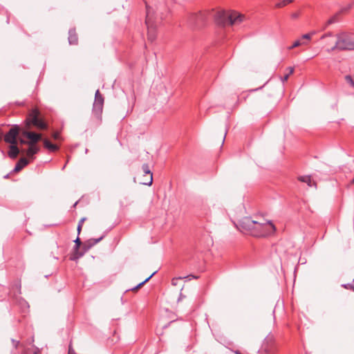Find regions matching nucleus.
<instances>
[{"label": "nucleus", "instance_id": "nucleus-41", "mask_svg": "<svg viewBox=\"0 0 354 354\" xmlns=\"http://www.w3.org/2000/svg\"><path fill=\"white\" fill-rule=\"evenodd\" d=\"M156 15H157V17H156L154 18V19H156V20L159 19V17H158V14H157ZM160 19H163V18H162V16H160Z\"/></svg>", "mask_w": 354, "mask_h": 354}, {"label": "nucleus", "instance_id": "nucleus-33", "mask_svg": "<svg viewBox=\"0 0 354 354\" xmlns=\"http://www.w3.org/2000/svg\"><path fill=\"white\" fill-rule=\"evenodd\" d=\"M53 137L54 139L57 140L59 138V133L58 132H55L53 135Z\"/></svg>", "mask_w": 354, "mask_h": 354}, {"label": "nucleus", "instance_id": "nucleus-29", "mask_svg": "<svg viewBox=\"0 0 354 354\" xmlns=\"http://www.w3.org/2000/svg\"><path fill=\"white\" fill-rule=\"evenodd\" d=\"M74 242L75 243V250H77L80 248L82 242H81V241H80L79 237H77L76 239L74 241Z\"/></svg>", "mask_w": 354, "mask_h": 354}, {"label": "nucleus", "instance_id": "nucleus-14", "mask_svg": "<svg viewBox=\"0 0 354 354\" xmlns=\"http://www.w3.org/2000/svg\"><path fill=\"white\" fill-rule=\"evenodd\" d=\"M21 282L20 281L17 282L12 286L11 294H12L13 296H15V297L17 296L18 295H20L21 294Z\"/></svg>", "mask_w": 354, "mask_h": 354}, {"label": "nucleus", "instance_id": "nucleus-40", "mask_svg": "<svg viewBox=\"0 0 354 354\" xmlns=\"http://www.w3.org/2000/svg\"><path fill=\"white\" fill-rule=\"evenodd\" d=\"M19 141L21 144H28V142L24 140V139H20Z\"/></svg>", "mask_w": 354, "mask_h": 354}, {"label": "nucleus", "instance_id": "nucleus-23", "mask_svg": "<svg viewBox=\"0 0 354 354\" xmlns=\"http://www.w3.org/2000/svg\"><path fill=\"white\" fill-rule=\"evenodd\" d=\"M353 3H349L344 6H342L340 9L344 12V14H346L353 7Z\"/></svg>", "mask_w": 354, "mask_h": 354}, {"label": "nucleus", "instance_id": "nucleus-45", "mask_svg": "<svg viewBox=\"0 0 354 354\" xmlns=\"http://www.w3.org/2000/svg\"><path fill=\"white\" fill-rule=\"evenodd\" d=\"M351 183L354 184V178L351 180Z\"/></svg>", "mask_w": 354, "mask_h": 354}, {"label": "nucleus", "instance_id": "nucleus-34", "mask_svg": "<svg viewBox=\"0 0 354 354\" xmlns=\"http://www.w3.org/2000/svg\"><path fill=\"white\" fill-rule=\"evenodd\" d=\"M342 286L344 288H350V289H351V286H353L351 285V284L348 283V284H343Z\"/></svg>", "mask_w": 354, "mask_h": 354}, {"label": "nucleus", "instance_id": "nucleus-19", "mask_svg": "<svg viewBox=\"0 0 354 354\" xmlns=\"http://www.w3.org/2000/svg\"><path fill=\"white\" fill-rule=\"evenodd\" d=\"M191 278H195L196 279L197 277H195L194 275H188L187 277H177V278H174L172 280H171V284L174 286H178V281L183 279H191Z\"/></svg>", "mask_w": 354, "mask_h": 354}, {"label": "nucleus", "instance_id": "nucleus-8", "mask_svg": "<svg viewBox=\"0 0 354 354\" xmlns=\"http://www.w3.org/2000/svg\"><path fill=\"white\" fill-rule=\"evenodd\" d=\"M147 28L148 39L153 41L156 38L157 25L156 24H146Z\"/></svg>", "mask_w": 354, "mask_h": 354}, {"label": "nucleus", "instance_id": "nucleus-13", "mask_svg": "<svg viewBox=\"0 0 354 354\" xmlns=\"http://www.w3.org/2000/svg\"><path fill=\"white\" fill-rule=\"evenodd\" d=\"M68 42L70 44H77V36L73 30H70L68 32Z\"/></svg>", "mask_w": 354, "mask_h": 354}, {"label": "nucleus", "instance_id": "nucleus-20", "mask_svg": "<svg viewBox=\"0 0 354 354\" xmlns=\"http://www.w3.org/2000/svg\"><path fill=\"white\" fill-rule=\"evenodd\" d=\"M156 273V271L153 272L149 277H148L145 280H144L143 281H142L141 283H140L138 285H137L136 286L132 288L131 290L132 291H135V290H137L138 288H140V287H142L145 283H147L155 274Z\"/></svg>", "mask_w": 354, "mask_h": 354}, {"label": "nucleus", "instance_id": "nucleus-39", "mask_svg": "<svg viewBox=\"0 0 354 354\" xmlns=\"http://www.w3.org/2000/svg\"><path fill=\"white\" fill-rule=\"evenodd\" d=\"M39 353V349L38 348H34L33 354H38Z\"/></svg>", "mask_w": 354, "mask_h": 354}, {"label": "nucleus", "instance_id": "nucleus-25", "mask_svg": "<svg viewBox=\"0 0 354 354\" xmlns=\"http://www.w3.org/2000/svg\"><path fill=\"white\" fill-rule=\"evenodd\" d=\"M152 15L153 9L147 6V18L148 21H151L153 19V18L152 17Z\"/></svg>", "mask_w": 354, "mask_h": 354}, {"label": "nucleus", "instance_id": "nucleus-31", "mask_svg": "<svg viewBox=\"0 0 354 354\" xmlns=\"http://www.w3.org/2000/svg\"><path fill=\"white\" fill-rule=\"evenodd\" d=\"M68 354H77L75 352L74 349L73 348L71 343L69 344V346H68Z\"/></svg>", "mask_w": 354, "mask_h": 354}, {"label": "nucleus", "instance_id": "nucleus-16", "mask_svg": "<svg viewBox=\"0 0 354 354\" xmlns=\"http://www.w3.org/2000/svg\"><path fill=\"white\" fill-rule=\"evenodd\" d=\"M298 179L299 180L306 183L309 187L315 186V183L312 182L310 176H299Z\"/></svg>", "mask_w": 354, "mask_h": 354}, {"label": "nucleus", "instance_id": "nucleus-10", "mask_svg": "<svg viewBox=\"0 0 354 354\" xmlns=\"http://www.w3.org/2000/svg\"><path fill=\"white\" fill-rule=\"evenodd\" d=\"M19 153V149L17 146V144H12L10 146V150L8 151V156L10 158L15 159L17 157Z\"/></svg>", "mask_w": 354, "mask_h": 354}, {"label": "nucleus", "instance_id": "nucleus-24", "mask_svg": "<svg viewBox=\"0 0 354 354\" xmlns=\"http://www.w3.org/2000/svg\"><path fill=\"white\" fill-rule=\"evenodd\" d=\"M304 44H306V42H305V41H301V39H298V40L295 41L293 43V44H292L291 46H290L288 48H289V49H292V48H295V47L299 46H301V45H304Z\"/></svg>", "mask_w": 354, "mask_h": 354}, {"label": "nucleus", "instance_id": "nucleus-32", "mask_svg": "<svg viewBox=\"0 0 354 354\" xmlns=\"http://www.w3.org/2000/svg\"><path fill=\"white\" fill-rule=\"evenodd\" d=\"M12 344H13L14 347H15V348H17L18 344H19V341H16V340H15V339H12Z\"/></svg>", "mask_w": 354, "mask_h": 354}, {"label": "nucleus", "instance_id": "nucleus-35", "mask_svg": "<svg viewBox=\"0 0 354 354\" xmlns=\"http://www.w3.org/2000/svg\"><path fill=\"white\" fill-rule=\"evenodd\" d=\"M288 77H289V74H286V75L283 77V79H282V82H284L287 81V80H288Z\"/></svg>", "mask_w": 354, "mask_h": 354}, {"label": "nucleus", "instance_id": "nucleus-36", "mask_svg": "<svg viewBox=\"0 0 354 354\" xmlns=\"http://www.w3.org/2000/svg\"><path fill=\"white\" fill-rule=\"evenodd\" d=\"M82 225H77V231L78 234L80 233V232L82 230Z\"/></svg>", "mask_w": 354, "mask_h": 354}, {"label": "nucleus", "instance_id": "nucleus-30", "mask_svg": "<svg viewBox=\"0 0 354 354\" xmlns=\"http://www.w3.org/2000/svg\"><path fill=\"white\" fill-rule=\"evenodd\" d=\"M104 238V236H101L98 239H91V241H93V243H94V245H96L97 243H98L102 239Z\"/></svg>", "mask_w": 354, "mask_h": 354}, {"label": "nucleus", "instance_id": "nucleus-15", "mask_svg": "<svg viewBox=\"0 0 354 354\" xmlns=\"http://www.w3.org/2000/svg\"><path fill=\"white\" fill-rule=\"evenodd\" d=\"M43 142L44 147L50 151H55L58 149V147L56 145L52 144L48 140L44 139Z\"/></svg>", "mask_w": 354, "mask_h": 354}, {"label": "nucleus", "instance_id": "nucleus-7", "mask_svg": "<svg viewBox=\"0 0 354 354\" xmlns=\"http://www.w3.org/2000/svg\"><path fill=\"white\" fill-rule=\"evenodd\" d=\"M22 135L30 140L29 145H35V144L41 139V135L26 130L23 131Z\"/></svg>", "mask_w": 354, "mask_h": 354}, {"label": "nucleus", "instance_id": "nucleus-18", "mask_svg": "<svg viewBox=\"0 0 354 354\" xmlns=\"http://www.w3.org/2000/svg\"><path fill=\"white\" fill-rule=\"evenodd\" d=\"M39 151V148L35 145H30L27 150V156L29 157H33Z\"/></svg>", "mask_w": 354, "mask_h": 354}, {"label": "nucleus", "instance_id": "nucleus-28", "mask_svg": "<svg viewBox=\"0 0 354 354\" xmlns=\"http://www.w3.org/2000/svg\"><path fill=\"white\" fill-rule=\"evenodd\" d=\"M314 34V32H311V33H307V34H304L302 35L301 39V41L304 40V39H310L311 36Z\"/></svg>", "mask_w": 354, "mask_h": 354}, {"label": "nucleus", "instance_id": "nucleus-5", "mask_svg": "<svg viewBox=\"0 0 354 354\" xmlns=\"http://www.w3.org/2000/svg\"><path fill=\"white\" fill-rule=\"evenodd\" d=\"M104 105V97L100 93L99 90H97L95 94V100L93 106V113L99 118L102 112Z\"/></svg>", "mask_w": 354, "mask_h": 354}, {"label": "nucleus", "instance_id": "nucleus-42", "mask_svg": "<svg viewBox=\"0 0 354 354\" xmlns=\"http://www.w3.org/2000/svg\"><path fill=\"white\" fill-rule=\"evenodd\" d=\"M182 297H183V295H182V293H180L178 301H179L182 299Z\"/></svg>", "mask_w": 354, "mask_h": 354}, {"label": "nucleus", "instance_id": "nucleus-38", "mask_svg": "<svg viewBox=\"0 0 354 354\" xmlns=\"http://www.w3.org/2000/svg\"><path fill=\"white\" fill-rule=\"evenodd\" d=\"M288 69L289 70V73L288 74H289V75H290V74H292L293 73L294 68L292 67H289Z\"/></svg>", "mask_w": 354, "mask_h": 354}, {"label": "nucleus", "instance_id": "nucleus-4", "mask_svg": "<svg viewBox=\"0 0 354 354\" xmlns=\"http://www.w3.org/2000/svg\"><path fill=\"white\" fill-rule=\"evenodd\" d=\"M26 123L27 127H30V125H33L38 129L44 130L47 129V124L40 118V112L37 109H33L28 113Z\"/></svg>", "mask_w": 354, "mask_h": 354}, {"label": "nucleus", "instance_id": "nucleus-22", "mask_svg": "<svg viewBox=\"0 0 354 354\" xmlns=\"http://www.w3.org/2000/svg\"><path fill=\"white\" fill-rule=\"evenodd\" d=\"M353 3H349L344 6H342L340 9L344 12V14H346L353 7Z\"/></svg>", "mask_w": 354, "mask_h": 354}, {"label": "nucleus", "instance_id": "nucleus-43", "mask_svg": "<svg viewBox=\"0 0 354 354\" xmlns=\"http://www.w3.org/2000/svg\"><path fill=\"white\" fill-rule=\"evenodd\" d=\"M235 354H241V353L239 351H235Z\"/></svg>", "mask_w": 354, "mask_h": 354}, {"label": "nucleus", "instance_id": "nucleus-27", "mask_svg": "<svg viewBox=\"0 0 354 354\" xmlns=\"http://www.w3.org/2000/svg\"><path fill=\"white\" fill-rule=\"evenodd\" d=\"M346 82L350 84L354 88V80L350 75H346L345 77Z\"/></svg>", "mask_w": 354, "mask_h": 354}, {"label": "nucleus", "instance_id": "nucleus-1", "mask_svg": "<svg viewBox=\"0 0 354 354\" xmlns=\"http://www.w3.org/2000/svg\"><path fill=\"white\" fill-rule=\"evenodd\" d=\"M214 19L215 22H242L249 20L248 16L234 10H211L198 11L189 15L192 22H203Z\"/></svg>", "mask_w": 354, "mask_h": 354}, {"label": "nucleus", "instance_id": "nucleus-3", "mask_svg": "<svg viewBox=\"0 0 354 354\" xmlns=\"http://www.w3.org/2000/svg\"><path fill=\"white\" fill-rule=\"evenodd\" d=\"M335 49L339 50H353L354 37L344 33L338 35L335 40V45L331 48V50Z\"/></svg>", "mask_w": 354, "mask_h": 354}, {"label": "nucleus", "instance_id": "nucleus-37", "mask_svg": "<svg viewBox=\"0 0 354 354\" xmlns=\"http://www.w3.org/2000/svg\"><path fill=\"white\" fill-rule=\"evenodd\" d=\"M85 220H86V218H82L79 221L78 225H82Z\"/></svg>", "mask_w": 354, "mask_h": 354}, {"label": "nucleus", "instance_id": "nucleus-26", "mask_svg": "<svg viewBox=\"0 0 354 354\" xmlns=\"http://www.w3.org/2000/svg\"><path fill=\"white\" fill-rule=\"evenodd\" d=\"M300 15H301V11L300 10L296 11V12L292 13L290 19L292 20L299 19V17Z\"/></svg>", "mask_w": 354, "mask_h": 354}, {"label": "nucleus", "instance_id": "nucleus-11", "mask_svg": "<svg viewBox=\"0 0 354 354\" xmlns=\"http://www.w3.org/2000/svg\"><path fill=\"white\" fill-rule=\"evenodd\" d=\"M28 164V160L25 158H21L18 161V162L16 164L13 171L15 172H18L20 170H21Z\"/></svg>", "mask_w": 354, "mask_h": 354}, {"label": "nucleus", "instance_id": "nucleus-6", "mask_svg": "<svg viewBox=\"0 0 354 354\" xmlns=\"http://www.w3.org/2000/svg\"><path fill=\"white\" fill-rule=\"evenodd\" d=\"M19 132V127L17 125L12 127L9 131L6 134L4 140L6 142L10 145L17 144V137Z\"/></svg>", "mask_w": 354, "mask_h": 354}, {"label": "nucleus", "instance_id": "nucleus-2", "mask_svg": "<svg viewBox=\"0 0 354 354\" xmlns=\"http://www.w3.org/2000/svg\"><path fill=\"white\" fill-rule=\"evenodd\" d=\"M239 229L254 236H265L274 232L275 227L270 222H261L252 220L250 217H244L239 222Z\"/></svg>", "mask_w": 354, "mask_h": 354}, {"label": "nucleus", "instance_id": "nucleus-12", "mask_svg": "<svg viewBox=\"0 0 354 354\" xmlns=\"http://www.w3.org/2000/svg\"><path fill=\"white\" fill-rule=\"evenodd\" d=\"M344 15V12L339 9L337 12H335L331 17L328 19L327 22H337L342 19V16Z\"/></svg>", "mask_w": 354, "mask_h": 354}, {"label": "nucleus", "instance_id": "nucleus-44", "mask_svg": "<svg viewBox=\"0 0 354 354\" xmlns=\"http://www.w3.org/2000/svg\"><path fill=\"white\" fill-rule=\"evenodd\" d=\"M328 35H324L322 37V39H324V37H327Z\"/></svg>", "mask_w": 354, "mask_h": 354}, {"label": "nucleus", "instance_id": "nucleus-21", "mask_svg": "<svg viewBox=\"0 0 354 354\" xmlns=\"http://www.w3.org/2000/svg\"><path fill=\"white\" fill-rule=\"evenodd\" d=\"M94 243H93V241H91V239L88 240L86 242L84 243V251H88V250H90L93 246H94Z\"/></svg>", "mask_w": 354, "mask_h": 354}, {"label": "nucleus", "instance_id": "nucleus-17", "mask_svg": "<svg viewBox=\"0 0 354 354\" xmlns=\"http://www.w3.org/2000/svg\"><path fill=\"white\" fill-rule=\"evenodd\" d=\"M292 0H273L275 8H281L291 3Z\"/></svg>", "mask_w": 354, "mask_h": 354}, {"label": "nucleus", "instance_id": "nucleus-9", "mask_svg": "<svg viewBox=\"0 0 354 354\" xmlns=\"http://www.w3.org/2000/svg\"><path fill=\"white\" fill-rule=\"evenodd\" d=\"M142 169L143 173L145 174V176L148 175V178L145 180L141 182V183L145 185H151L152 184L153 177L152 173L149 169L148 164H143L142 166Z\"/></svg>", "mask_w": 354, "mask_h": 354}]
</instances>
